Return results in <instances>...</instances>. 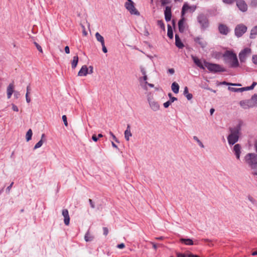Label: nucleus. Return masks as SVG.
Instances as JSON below:
<instances>
[{"mask_svg": "<svg viewBox=\"0 0 257 257\" xmlns=\"http://www.w3.org/2000/svg\"><path fill=\"white\" fill-rule=\"evenodd\" d=\"M224 60L229 64V67L235 68L239 66L236 54L232 51L227 50L223 55Z\"/></svg>", "mask_w": 257, "mask_h": 257, "instance_id": "obj_1", "label": "nucleus"}, {"mask_svg": "<svg viewBox=\"0 0 257 257\" xmlns=\"http://www.w3.org/2000/svg\"><path fill=\"white\" fill-rule=\"evenodd\" d=\"M197 21L201 31H205L209 27L210 23L207 15L203 13L199 14L197 17Z\"/></svg>", "mask_w": 257, "mask_h": 257, "instance_id": "obj_2", "label": "nucleus"}, {"mask_svg": "<svg viewBox=\"0 0 257 257\" xmlns=\"http://www.w3.org/2000/svg\"><path fill=\"white\" fill-rule=\"evenodd\" d=\"M204 64L208 71L212 73L223 72L226 71L224 68L218 64L210 63L206 61L205 60H204Z\"/></svg>", "mask_w": 257, "mask_h": 257, "instance_id": "obj_3", "label": "nucleus"}, {"mask_svg": "<svg viewBox=\"0 0 257 257\" xmlns=\"http://www.w3.org/2000/svg\"><path fill=\"white\" fill-rule=\"evenodd\" d=\"M245 160L252 169L257 167V155L248 153L245 156Z\"/></svg>", "mask_w": 257, "mask_h": 257, "instance_id": "obj_4", "label": "nucleus"}, {"mask_svg": "<svg viewBox=\"0 0 257 257\" xmlns=\"http://www.w3.org/2000/svg\"><path fill=\"white\" fill-rule=\"evenodd\" d=\"M126 9L130 13L131 15L140 16V12L136 9L134 6V3L132 0H127L124 5Z\"/></svg>", "mask_w": 257, "mask_h": 257, "instance_id": "obj_5", "label": "nucleus"}, {"mask_svg": "<svg viewBox=\"0 0 257 257\" xmlns=\"http://www.w3.org/2000/svg\"><path fill=\"white\" fill-rule=\"evenodd\" d=\"M247 31V27L242 24L236 25L234 29L235 35L239 38L241 37Z\"/></svg>", "mask_w": 257, "mask_h": 257, "instance_id": "obj_6", "label": "nucleus"}, {"mask_svg": "<svg viewBox=\"0 0 257 257\" xmlns=\"http://www.w3.org/2000/svg\"><path fill=\"white\" fill-rule=\"evenodd\" d=\"M251 53V49L249 48H245L241 50L239 53L238 56L241 63H244L248 55Z\"/></svg>", "mask_w": 257, "mask_h": 257, "instance_id": "obj_7", "label": "nucleus"}, {"mask_svg": "<svg viewBox=\"0 0 257 257\" xmlns=\"http://www.w3.org/2000/svg\"><path fill=\"white\" fill-rule=\"evenodd\" d=\"M242 125V121L241 120H239L238 124L235 126L233 127H229V130L230 132V135H237L239 137Z\"/></svg>", "mask_w": 257, "mask_h": 257, "instance_id": "obj_8", "label": "nucleus"}, {"mask_svg": "<svg viewBox=\"0 0 257 257\" xmlns=\"http://www.w3.org/2000/svg\"><path fill=\"white\" fill-rule=\"evenodd\" d=\"M219 33L223 35H227L230 32V29L225 25L220 23L218 26Z\"/></svg>", "mask_w": 257, "mask_h": 257, "instance_id": "obj_9", "label": "nucleus"}, {"mask_svg": "<svg viewBox=\"0 0 257 257\" xmlns=\"http://www.w3.org/2000/svg\"><path fill=\"white\" fill-rule=\"evenodd\" d=\"M241 107L243 109H247L249 107H252L254 106V103L252 101L251 98L248 100H241L239 102Z\"/></svg>", "mask_w": 257, "mask_h": 257, "instance_id": "obj_10", "label": "nucleus"}, {"mask_svg": "<svg viewBox=\"0 0 257 257\" xmlns=\"http://www.w3.org/2000/svg\"><path fill=\"white\" fill-rule=\"evenodd\" d=\"M236 6L241 12H246L247 10V6L243 0H236Z\"/></svg>", "mask_w": 257, "mask_h": 257, "instance_id": "obj_11", "label": "nucleus"}, {"mask_svg": "<svg viewBox=\"0 0 257 257\" xmlns=\"http://www.w3.org/2000/svg\"><path fill=\"white\" fill-rule=\"evenodd\" d=\"M165 19L167 22L171 21L172 18L171 7L166 6L164 10Z\"/></svg>", "mask_w": 257, "mask_h": 257, "instance_id": "obj_12", "label": "nucleus"}, {"mask_svg": "<svg viewBox=\"0 0 257 257\" xmlns=\"http://www.w3.org/2000/svg\"><path fill=\"white\" fill-rule=\"evenodd\" d=\"M194 41L199 45V46L203 49L205 48L207 45V43L201 37H196L194 38Z\"/></svg>", "mask_w": 257, "mask_h": 257, "instance_id": "obj_13", "label": "nucleus"}, {"mask_svg": "<svg viewBox=\"0 0 257 257\" xmlns=\"http://www.w3.org/2000/svg\"><path fill=\"white\" fill-rule=\"evenodd\" d=\"M186 21V19L184 17L181 16V19L179 20L178 23V29L179 32L181 33H184L185 30V22Z\"/></svg>", "mask_w": 257, "mask_h": 257, "instance_id": "obj_14", "label": "nucleus"}, {"mask_svg": "<svg viewBox=\"0 0 257 257\" xmlns=\"http://www.w3.org/2000/svg\"><path fill=\"white\" fill-rule=\"evenodd\" d=\"M148 100L150 104V107L153 111H157L159 109L160 105L157 102L154 101L150 97L148 98Z\"/></svg>", "mask_w": 257, "mask_h": 257, "instance_id": "obj_15", "label": "nucleus"}, {"mask_svg": "<svg viewBox=\"0 0 257 257\" xmlns=\"http://www.w3.org/2000/svg\"><path fill=\"white\" fill-rule=\"evenodd\" d=\"M192 59L193 61V62L195 64L196 66H197L198 67H199L200 69L204 70L205 68L206 67L204 66V64L202 63L201 60L199 59L196 56H194L193 55H191Z\"/></svg>", "mask_w": 257, "mask_h": 257, "instance_id": "obj_16", "label": "nucleus"}, {"mask_svg": "<svg viewBox=\"0 0 257 257\" xmlns=\"http://www.w3.org/2000/svg\"><path fill=\"white\" fill-rule=\"evenodd\" d=\"M239 136L237 135H229L227 137L228 143L229 145H233L238 142Z\"/></svg>", "mask_w": 257, "mask_h": 257, "instance_id": "obj_17", "label": "nucleus"}, {"mask_svg": "<svg viewBox=\"0 0 257 257\" xmlns=\"http://www.w3.org/2000/svg\"><path fill=\"white\" fill-rule=\"evenodd\" d=\"M62 215L64 217V222L66 225H68L70 223V217L68 211L67 209H63L62 211Z\"/></svg>", "mask_w": 257, "mask_h": 257, "instance_id": "obj_18", "label": "nucleus"}, {"mask_svg": "<svg viewBox=\"0 0 257 257\" xmlns=\"http://www.w3.org/2000/svg\"><path fill=\"white\" fill-rule=\"evenodd\" d=\"M175 45L179 49H182L184 47L183 43L182 42L178 34H176L175 36Z\"/></svg>", "mask_w": 257, "mask_h": 257, "instance_id": "obj_19", "label": "nucleus"}, {"mask_svg": "<svg viewBox=\"0 0 257 257\" xmlns=\"http://www.w3.org/2000/svg\"><path fill=\"white\" fill-rule=\"evenodd\" d=\"M88 74V68L86 65H83L78 73L79 76H86Z\"/></svg>", "mask_w": 257, "mask_h": 257, "instance_id": "obj_20", "label": "nucleus"}, {"mask_svg": "<svg viewBox=\"0 0 257 257\" xmlns=\"http://www.w3.org/2000/svg\"><path fill=\"white\" fill-rule=\"evenodd\" d=\"M241 146L239 144H235L233 147V152L237 159H239L240 155Z\"/></svg>", "mask_w": 257, "mask_h": 257, "instance_id": "obj_21", "label": "nucleus"}, {"mask_svg": "<svg viewBox=\"0 0 257 257\" xmlns=\"http://www.w3.org/2000/svg\"><path fill=\"white\" fill-rule=\"evenodd\" d=\"M124 138L126 141L130 140V137L132 136V134L131 132V126L129 124L127 125L126 130L124 131Z\"/></svg>", "mask_w": 257, "mask_h": 257, "instance_id": "obj_22", "label": "nucleus"}, {"mask_svg": "<svg viewBox=\"0 0 257 257\" xmlns=\"http://www.w3.org/2000/svg\"><path fill=\"white\" fill-rule=\"evenodd\" d=\"M180 241L187 245H192L194 244V242L192 239L190 238H181L180 239Z\"/></svg>", "mask_w": 257, "mask_h": 257, "instance_id": "obj_23", "label": "nucleus"}, {"mask_svg": "<svg viewBox=\"0 0 257 257\" xmlns=\"http://www.w3.org/2000/svg\"><path fill=\"white\" fill-rule=\"evenodd\" d=\"M190 6L187 4V3H185L182 7L181 12V16L184 17V15L186 12L189 10Z\"/></svg>", "mask_w": 257, "mask_h": 257, "instance_id": "obj_24", "label": "nucleus"}, {"mask_svg": "<svg viewBox=\"0 0 257 257\" xmlns=\"http://www.w3.org/2000/svg\"><path fill=\"white\" fill-rule=\"evenodd\" d=\"M183 94L188 100H191L193 97V95L189 93L188 88L187 86H185L184 88Z\"/></svg>", "mask_w": 257, "mask_h": 257, "instance_id": "obj_25", "label": "nucleus"}, {"mask_svg": "<svg viewBox=\"0 0 257 257\" xmlns=\"http://www.w3.org/2000/svg\"><path fill=\"white\" fill-rule=\"evenodd\" d=\"M14 92V86L12 84H10L7 88V96L8 98H10Z\"/></svg>", "mask_w": 257, "mask_h": 257, "instance_id": "obj_26", "label": "nucleus"}, {"mask_svg": "<svg viewBox=\"0 0 257 257\" xmlns=\"http://www.w3.org/2000/svg\"><path fill=\"white\" fill-rule=\"evenodd\" d=\"M179 85L176 82H174L171 85V89L174 93H178L179 91Z\"/></svg>", "mask_w": 257, "mask_h": 257, "instance_id": "obj_27", "label": "nucleus"}, {"mask_svg": "<svg viewBox=\"0 0 257 257\" xmlns=\"http://www.w3.org/2000/svg\"><path fill=\"white\" fill-rule=\"evenodd\" d=\"M79 58L78 56H75L73 57V60L71 61V67L72 69H75L78 64Z\"/></svg>", "mask_w": 257, "mask_h": 257, "instance_id": "obj_28", "label": "nucleus"}, {"mask_svg": "<svg viewBox=\"0 0 257 257\" xmlns=\"http://www.w3.org/2000/svg\"><path fill=\"white\" fill-rule=\"evenodd\" d=\"M257 84V83L255 82H253L252 84L249 86H245L244 87L240 88L241 92H243L244 91L250 90H252L254 88L255 86Z\"/></svg>", "mask_w": 257, "mask_h": 257, "instance_id": "obj_29", "label": "nucleus"}, {"mask_svg": "<svg viewBox=\"0 0 257 257\" xmlns=\"http://www.w3.org/2000/svg\"><path fill=\"white\" fill-rule=\"evenodd\" d=\"M256 35H257V26L253 27L251 30L249 37L250 39H254Z\"/></svg>", "mask_w": 257, "mask_h": 257, "instance_id": "obj_30", "label": "nucleus"}, {"mask_svg": "<svg viewBox=\"0 0 257 257\" xmlns=\"http://www.w3.org/2000/svg\"><path fill=\"white\" fill-rule=\"evenodd\" d=\"M167 36L170 39H172L173 38V29L171 25L169 24L168 25Z\"/></svg>", "mask_w": 257, "mask_h": 257, "instance_id": "obj_31", "label": "nucleus"}, {"mask_svg": "<svg viewBox=\"0 0 257 257\" xmlns=\"http://www.w3.org/2000/svg\"><path fill=\"white\" fill-rule=\"evenodd\" d=\"M95 37L97 41L100 42L101 45L104 44V38L98 32L95 33Z\"/></svg>", "mask_w": 257, "mask_h": 257, "instance_id": "obj_32", "label": "nucleus"}, {"mask_svg": "<svg viewBox=\"0 0 257 257\" xmlns=\"http://www.w3.org/2000/svg\"><path fill=\"white\" fill-rule=\"evenodd\" d=\"M94 237L92 235H91L89 231L88 230L87 232L85 233L84 236V239L85 241L89 242L91 241L93 239Z\"/></svg>", "mask_w": 257, "mask_h": 257, "instance_id": "obj_33", "label": "nucleus"}, {"mask_svg": "<svg viewBox=\"0 0 257 257\" xmlns=\"http://www.w3.org/2000/svg\"><path fill=\"white\" fill-rule=\"evenodd\" d=\"M32 135H33L32 131L31 129H29L27 131V132L26 133V140L27 142H29V141H30L32 139Z\"/></svg>", "mask_w": 257, "mask_h": 257, "instance_id": "obj_34", "label": "nucleus"}, {"mask_svg": "<svg viewBox=\"0 0 257 257\" xmlns=\"http://www.w3.org/2000/svg\"><path fill=\"white\" fill-rule=\"evenodd\" d=\"M157 25L158 26H159L163 30H165V26L163 20H158L157 21Z\"/></svg>", "mask_w": 257, "mask_h": 257, "instance_id": "obj_35", "label": "nucleus"}, {"mask_svg": "<svg viewBox=\"0 0 257 257\" xmlns=\"http://www.w3.org/2000/svg\"><path fill=\"white\" fill-rule=\"evenodd\" d=\"M44 143V140H40L34 146V150L40 148Z\"/></svg>", "mask_w": 257, "mask_h": 257, "instance_id": "obj_36", "label": "nucleus"}, {"mask_svg": "<svg viewBox=\"0 0 257 257\" xmlns=\"http://www.w3.org/2000/svg\"><path fill=\"white\" fill-rule=\"evenodd\" d=\"M193 139L197 142L198 144L200 147L202 148H204V146L203 145V143L199 140L197 137L194 136Z\"/></svg>", "mask_w": 257, "mask_h": 257, "instance_id": "obj_37", "label": "nucleus"}, {"mask_svg": "<svg viewBox=\"0 0 257 257\" xmlns=\"http://www.w3.org/2000/svg\"><path fill=\"white\" fill-rule=\"evenodd\" d=\"M168 96L170 98L169 101H170L171 103H173L175 101L177 100V98L173 96L171 93H168Z\"/></svg>", "mask_w": 257, "mask_h": 257, "instance_id": "obj_38", "label": "nucleus"}, {"mask_svg": "<svg viewBox=\"0 0 257 257\" xmlns=\"http://www.w3.org/2000/svg\"><path fill=\"white\" fill-rule=\"evenodd\" d=\"M147 85H148L149 86H150V87H154V85L153 84H152V83H148L147 81H146L145 82V84L144 86H143V88L145 89V90H147L148 89V88H147Z\"/></svg>", "mask_w": 257, "mask_h": 257, "instance_id": "obj_39", "label": "nucleus"}, {"mask_svg": "<svg viewBox=\"0 0 257 257\" xmlns=\"http://www.w3.org/2000/svg\"><path fill=\"white\" fill-rule=\"evenodd\" d=\"M161 6H165L167 4H169L171 3V0H160Z\"/></svg>", "mask_w": 257, "mask_h": 257, "instance_id": "obj_40", "label": "nucleus"}, {"mask_svg": "<svg viewBox=\"0 0 257 257\" xmlns=\"http://www.w3.org/2000/svg\"><path fill=\"white\" fill-rule=\"evenodd\" d=\"M228 89L232 92H241L240 88H237L234 87H228Z\"/></svg>", "mask_w": 257, "mask_h": 257, "instance_id": "obj_41", "label": "nucleus"}, {"mask_svg": "<svg viewBox=\"0 0 257 257\" xmlns=\"http://www.w3.org/2000/svg\"><path fill=\"white\" fill-rule=\"evenodd\" d=\"M251 99L254 105H257V94H254L251 96Z\"/></svg>", "mask_w": 257, "mask_h": 257, "instance_id": "obj_42", "label": "nucleus"}, {"mask_svg": "<svg viewBox=\"0 0 257 257\" xmlns=\"http://www.w3.org/2000/svg\"><path fill=\"white\" fill-rule=\"evenodd\" d=\"M250 6L253 8L257 7V0H250Z\"/></svg>", "mask_w": 257, "mask_h": 257, "instance_id": "obj_43", "label": "nucleus"}, {"mask_svg": "<svg viewBox=\"0 0 257 257\" xmlns=\"http://www.w3.org/2000/svg\"><path fill=\"white\" fill-rule=\"evenodd\" d=\"M62 119L64 122V125L66 126H67L68 124V122H67V116L66 115H62Z\"/></svg>", "mask_w": 257, "mask_h": 257, "instance_id": "obj_44", "label": "nucleus"}, {"mask_svg": "<svg viewBox=\"0 0 257 257\" xmlns=\"http://www.w3.org/2000/svg\"><path fill=\"white\" fill-rule=\"evenodd\" d=\"M252 61L255 65H257V55H252Z\"/></svg>", "mask_w": 257, "mask_h": 257, "instance_id": "obj_45", "label": "nucleus"}, {"mask_svg": "<svg viewBox=\"0 0 257 257\" xmlns=\"http://www.w3.org/2000/svg\"><path fill=\"white\" fill-rule=\"evenodd\" d=\"M37 49H38V50L41 52V53H42L43 52V50H42V47H41V46H40L36 42H35L34 43Z\"/></svg>", "mask_w": 257, "mask_h": 257, "instance_id": "obj_46", "label": "nucleus"}, {"mask_svg": "<svg viewBox=\"0 0 257 257\" xmlns=\"http://www.w3.org/2000/svg\"><path fill=\"white\" fill-rule=\"evenodd\" d=\"M248 199L253 204L256 203V200L252 198L251 196L249 195L248 196Z\"/></svg>", "mask_w": 257, "mask_h": 257, "instance_id": "obj_47", "label": "nucleus"}, {"mask_svg": "<svg viewBox=\"0 0 257 257\" xmlns=\"http://www.w3.org/2000/svg\"><path fill=\"white\" fill-rule=\"evenodd\" d=\"M109 134L110 135H111V136L112 137L113 140L117 142V143H119V141L118 140V139L116 138V137L115 136V135L111 132H109Z\"/></svg>", "mask_w": 257, "mask_h": 257, "instance_id": "obj_48", "label": "nucleus"}, {"mask_svg": "<svg viewBox=\"0 0 257 257\" xmlns=\"http://www.w3.org/2000/svg\"><path fill=\"white\" fill-rule=\"evenodd\" d=\"M88 201L90 204V207L93 209L95 208V204L93 202L92 200L91 199H89Z\"/></svg>", "mask_w": 257, "mask_h": 257, "instance_id": "obj_49", "label": "nucleus"}, {"mask_svg": "<svg viewBox=\"0 0 257 257\" xmlns=\"http://www.w3.org/2000/svg\"><path fill=\"white\" fill-rule=\"evenodd\" d=\"M147 79H148V76H147V74H145V75H143V77L142 78H140V82L141 83L142 81V80H143L145 82L146 81H147Z\"/></svg>", "mask_w": 257, "mask_h": 257, "instance_id": "obj_50", "label": "nucleus"}, {"mask_svg": "<svg viewBox=\"0 0 257 257\" xmlns=\"http://www.w3.org/2000/svg\"><path fill=\"white\" fill-rule=\"evenodd\" d=\"M171 102L170 101H167L166 102L164 103L163 105L165 108H168L171 104Z\"/></svg>", "mask_w": 257, "mask_h": 257, "instance_id": "obj_51", "label": "nucleus"}, {"mask_svg": "<svg viewBox=\"0 0 257 257\" xmlns=\"http://www.w3.org/2000/svg\"><path fill=\"white\" fill-rule=\"evenodd\" d=\"M140 70H141V72L142 74L143 75H145V74H146V70H145V68L143 66H140Z\"/></svg>", "mask_w": 257, "mask_h": 257, "instance_id": "obj_52", "label": "nucleus"}, {"mask_svg": "<svg viewBox=\"0 0 257 257\" xmlns=\"http://www.w3.org/2000/svg\"><path fill=\"white\" fill-rule=\"evenodd\" d=\"M13 184H14V182H12L11 183V184L9 186L7 187V188H6V192H8V193L10 192V190H11V189Z\"/></svg>", "mask_w": 257, "mask_h": 257, "instance_id": "obj_53", "label": "nucleus"}, {"mask_svg": "<svg viewBox=\"0 0 257 257\" xmlns=\"http://www.w3.org/2000/svg\"><path fill=\"white\" fill-rule=\"evenodd\" d=\"M235 0H222L223 2L227 4H232Z\"/></svg>", "mask_w": 257, "mask_h": 257, "instance_id": "obj_54", "label": "nucleus"}, {"mask_svg": "<svg viewBox=\"0 0 257 257\" xmlns=\"http://www.w3.org/2000/svg\"><path fill=\"white\" fill-rule=\"evenodd\" d=\"M103 234L104 235H107L108 234V229L107 227H103Z\"/></svg>", "mask_w": 257, "mask_h": 257, "instance_id": "obj_55", "label": "nucleus"}, {"mask_svg": "<svg viewBox=\"0 0 257 257\" xmlns=\"http://www.w3.org/2000/svg\"><path fill=\"white\" fill-rule=\"evenodd\" d=\"M102 50L103 53H106L107 52V49L105 46V44H102Z\"/></svg>", "mask_w": 257, "mask_h": 257, "instance_id": "obj_56", "label": "nucleus"}, {"mask_svg": "<svg viewBox=\"0 0 257 257\" xmlns=\"http://www.w3.org/2000/svg\"><path fill=\"white\" fill-rule=\"evenodd\" d=\"M125 247V245L123 243H121L117 245V247L119 249H122Z\"/></svg>", "mask_w": 257, "mask_h": 257, "instance_id": "obj_57", "label": "nucleus"}, {"mask_svg": "<svg viewBox=\"0 0 257 257\" xmlns=\"http://www.w3.org/2000/svg\"><path fill=\"white\" fill-rule=\"evenodd\" d=\"M92 140L94 142H96L98 141V138L97 136H96V135L95 134H94L92 136Z\"/></svg>", "mask_w": 257, "mask_h": 257, "instance_id": "obj_58", "label": "nucleus"}, {"mask_svg": "<svg viewBox=\"0 0 257 257\" xmlns=\"http://www.w3.org/2000/svg\"><path fill=\"white\" fill-rule=\"evenodd\" d=\"M220 84L221 85H228V86H231V85H232V83H230V82H226V81H222L220 83Z\"/></svg>", "mask_w": 257, "mask_h": 257, "instance_id": "obj_59", "label": "nucleus"}, {"mask_svg": "<svg viewBox=\"0 0 257 257\" xmlns=\"http://www.w3.org/2000/svg\"><path fill=\"white\" fill-rule=\"evenodd\" d=\"M88 68V74H91L93 72V67L92 66H89Z\"/></svg>", "mask_w": 257, "mask_h": 257, "instance_id": "obj_60", "label": "nucleus"}, {"mask_svg": "<svg viewBox=\"0 0 257 257\" xmlns=\"http://www.w3.org/2000/svg\"><path fill=\"white\" fill-rule=\"evenodd\" d=\"M12 109L15 111H17H17H19V108H18V106H16L15 104H13V105H12Z\"/></svg>", "mask_w": 257, "mask_h": 257, "instance_id": "obj_61", "label": "nucleus"}, {"mask_svg": "<svg viewBox=\"0 0 257 257\" xmlns=\"http://www.w3.org/2000/svg\"><path fill=\"white\" fill-rule=\"evenodd\" d=\"M190 8L189 10H190L192 12H194L197 8L196 6L195 5L190 6Z\"/></svg>", "mask_w": 257, "mask_h": 257, "instance_id": "obj_62", "label": "nucleus"}, {"mask_svg": "<svg viewBox=\"0 0 257 257\" xmlns=\"http://www.w3.org/2000/svg\"><path fill=\"white\" fill-rule=\"evenodd\" d=\"M168 73L173 74L175 73V70L173 68H170L168 70Z\"/></svg>", "mask_w": 257, "mask_h": 257, "instance_id": "obj_63", "label": "nucleus"}, {"mask_svg": "<svg viewBox=\"0 0 257 257\" xmlns=\"http://www.w3.org/2000/svg\"><path fill=\"white\" fill-rule=\"evenodd\" d=\"M177 257H186V256L183 253L178 252L177 253Z\"/></svg>", "mask_w": 257, "mask_h": 257, "instance_id": "obj_64", "label": "nucleus"}]
</instances>
